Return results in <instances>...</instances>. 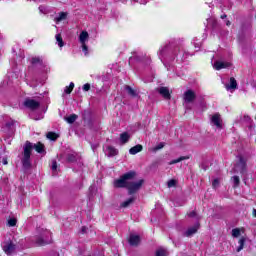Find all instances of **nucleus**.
Masks as SVG:
<instances>
[{
  "mask_svg": "<svg viewBox=\"0 0 256 256\" xmlns=\"http://www.w3.org/2000/svg\"><path fill=\"white\" fill-rule=\"evenodd\" d=\"M33 149H35L37 153H45V145L43 143L38 142L36 144H33L30 141H26L24 144V150L21 159L24 171H29V168L31 167V151H33Z\"/></svg>",
  "mask_w": 256,
  "mask_h": 256,
  "instance_id": "f257e3e1",
  "label": "nucleus"
},
{
  "mask_svg": "<svg viewBox=\"0 0 256 256\" xmlns=\"http://www.w3.org/2000/svg\"><path fill=\"white\" fill-rule=\"evenodd\" d=\"M178 53H179V46H177L174 43H171V44H167L162 49H160L159 57L161 61H163V59H167V57H170L171 61H173Z\"/></svg>",
  "mask_w": 256,
  "mask_h": 256,
  "instance_id": "f03ea898",
  "label": "nucleus"
},
{
  "mask_svg": "<svg viewBox=\"0 0 256 256\" xmlns=\"http://www.w3.org/2000/svg\"><path fill=\"white\" fill-rule=\"evenodd\" d=\"M135 177H137V172L129 171L114 181V187L116 189H127L129 181L135 179Z\"/></svg>",
  "mask_w": 256,
  "mask_h": 256,
  "instance_id": "7ed1b4c3",
  "label": "nucleus"
},
{
  "mask_svg": "<svg viewBox=\"0 0 256 256\" xmlns=\"http://www.w3.org/2000/svg\"><path fill=\"white\" fill-rule=\"evenodd\" d=\"M50 243H53V238L51 237V231L44 230L40 236L36 238V244L39 247H43L44 245H49Z\"/></svg>",
  "mask_w": 256,
  "mask_h": 256,
  "instance_id": "20e7f679",
  "label": "nucleus"
},
{
  "mask_svg": "<svg viewBox=\"0 0 256 256\" xmlns=\"http://www.w3.org/2000/svg\"><path fill=\"white\" fill-rule=\"evenodd\" d=\"M145 184L144 179L138 181H129L127 186L128 195H135L138 191H141V187Z\"/></svg>",
  "mask_w": 256,
  "mask_h": 256,
  "instance_id": "39448f33",
  "label": "nucleus"
},
{
  "mask_svg": "<svg viewBox=\"0 0 256 256\" xmlns=\"http://www.w3.org/2000/svg\"><path fill=\"white\" fill-rule=\"evenodd\" d=\"M24 107L29 109L30 111H37L41 107V102L33 99V98H26L23 102Z\"/></svg>",
  "mask_w": 256,
  "mask_h": 256,
  "instance_id": "423d86ee",
  "label": "nucleus"
},
{
  "mask_svg": "<svg viewBox=\"0 0 256 256\" xmlns=\"http://www.w3.org/2000/svg\"><path fill=\"white\" fill-rule=\"evenodd\" d=\"M201 228V224L196 222L193 226L189 227L184 233L183 237H193L197 231Z\"/></svg>",
  "mask_w": 256,
  "mask_h": 256,
  "instance_id": "0eeeda50",
  "label": "nucleus"
},
{
  "mask_svg": "<svg viewBox=\"0 0 256 256\" xmlns=\"http://www.w3.org/2000/svg\"><path fill=\"white\" fill-rule=\"evenodd\" d=\"M183 99L185 103H193L197 99V94H195V91L189 89L184 92Z\"/></svg>",
  "mask_w": 256,
  "mask_h": 256,
  "instance_id": "6e6552de",
  "label": "nucleus"
},
{
  "mask_svg": "<svg viewBox=\"0 0 256 256\" xmlns=\"http://www.w3.org/2000/svg\"><path fill=\"white\" fill-rule=\"evenodd\" d=\"M157 93L163 97V99H166V101H169L171 99V92H169V88L165 86H161L156 88Z\"/></svg>",
  "mask_w": 256,
  "mask_h": 256,
  "instance_id": "1a4fd4ad",
  "label": "nucleus"
},
{
  "mask_svg": "<svg viewBox=\"0 0 256 256\" xmlns=\"http://www.w3.org/2000/svg\"><path fill=\"white\" fill-rule=\"evenodd\" d=\"M223 120H221V114L216 113L211 117V124L215 125L217 129H223Z\"/></svg>",
  "mask_w": 256,
  "mask_h": 256,
  "instance_id": "9d476101",
  "label": "nucleus"
},
{
  "mask_svg": "<svg viewBox=\"0 0 256 256\" xmlns=\"http://www.w3.org/2000/svg\"><path fill=\"white\" fill-rule=\"evenodd\" d=\"M236 167L239 169L241 175L247 173V161L242 156H239V162L236 164Z\"/></svg>",
  "mask_w": 256,
  "mask_h": 256,
  "instance_id": "9b49d317",
  "label": "nucleus"
},
{
  "mask_svg": "<svg viewBox=\"0 0 256 256\" xmlns=\"http://www.w3.org/2000/svg\"><path fill=\"white\" fill-rule=\"evenodd\" d=\"M16 246L13 244V242H8L6 245L3 246V251L6 253V255H11L15 253Z\"/></svg>",
  "mask_w": 256,
  "mask_h": 256,
  "instance_id": "f8f14e48",
  "label": "nucleus"
},
{
  "mask_svg": "<svg viewBox=\"0 0 256 256\" xmlns=\"http://www.w3.org/2000/svg\"><path fill=\"white\" fill-rule=\"evenodd\" d=\"M128 241L132 247H137V245L141 243V237L139 235L131 234Z\"/></svg>",
  "mask_w": 256,
  "mask_h": 256,
  "instance_id": "ddd939ff",
  "label": "nucleus"
},
{
  "mask_svg": "<svg viewBox=\"0 0 256 256\" xmlns=\"http://www.w3.org/2000/svg\"><path fill=\"white\" fill-rule=\"evenodd\" d=\"M227 67H231V63L223 61H216L214 63V69H216V71H221V69H227Z\"/></svg>",
  "mask_w": 256,
  "mask_h": 256,
  "instance_id": "4468645a",
  "label": "nucleus"
},
{
  "mask_svg": "<svg viewBox=\"0 0 256 256\" xmlns=\"http://www.w3.org/2000/svg\"><path fill=\"white\" fill-rule=\"evenodd\" d=\"M106 155H107V157H116V155H119V150H117L113 146H108V148L106 150Z\"/></svg>",
  "mask_w": 256,
  "mask_h": 256,
  "instance_id": "2eb2a0df",
  "label": "nucleus"
},
{
  "mask_svg": "<svg viewBox=\"0 0 256 256\" xmlns=\"http://www.w3.org/2000/svg\"><path fill=\"white\" fill-rule=\"evenodd\" d=\"M66 159L68 163H75L79 159V154L77 152L68 153Z\"/></svg>",
  "mask_w": 256,
  "mask_h": 256,
  "instance_id": "dca6fc26",
  "label": "nucleus"
},
{
  "mask_svg": "<svg viewBox=\"0 0 256 256\" xmlns=\"http://www.w3.org/2000/svg\"><path fill=\"white\" fill-rule=\"evenodd\" d=\"M242 123H245L248 127V129H255V125H253V120H251V117L245 115L242 118Z\"/></svg>",
  "mask_w": 256,
  "mask_h": 256,
  "instance_id": "f3484780",
  "label": "nucleus"
},
{
  "mask_svg": "<svg viewBox=\"0 0 256 256\" xmlns=\"http://www.w3.org/2000/svg\"><path fill=\"white\" fill-rule=\"evenodd\" d=\"M141 151H143V145L141 144H137L129 149L130 155H137V153H141Z\"/></svg>",
  "mask_w": 256,
  "mask_h": 256,
  "instance_id": "a211bd4d",
  "label": "nucleus"
},
{
  "mask_svg": "<svg viewBox=\"0 0 256 256\" xmlns=\"http://www.w3.org/2000/svg\"><path fill=\"white\" fill-rule=\"evenodd\" d=\"M129 139H131V135H129V132H124L120 134V143L122 145H125V143H129Z\"/></svg>",
  "mask_w": 256,
  "mask_h": 256,
  "instance_id": "6ab92c4d",
  "label": "nucleus"
},
{
  "mask_svg": "<svg viewBox=\"0 0 256 256\" xmlns=\"http://www.w3.org/2000/svg\"><path fill=\"white\" fill-rule=\"evenodd\" d=\"M227 91H231V89H237V80L235 78H230V84L225 85Z\"/></svg>",
  "mask_w": 256,
  "mask_h": 256,
  "instance_id": "aec40b11",
  "label": "nucleus"
},
{
  "mask_svg": "<svg viewBox=\"0 0 256 256\" xmlns=\"http://www.w3.org/2000/svg\"><path fill=\"white\" fill-rule=\"evenodd\" d=\"M29 115H30V118L33 119L34 121H41V119H43L42 112L36 113L35 111H33Z\"/></svg>",
  "mask_w": 256,
  "mask_h": 256,
  "instance_id": "412c9836",
  "label": "nucleus"
},
{
  "mask_svg": "<svg viewBox=\"0 0 256 256\" xmlns=\"http://www.w3.org/2000/svg\"><path fill=\"white\" fill-rule=\"evenodd\" d=\"M125 91H127L128 95L130 97H137L138 96L137 91L133 90V88L129 85L125 86Z\"/></svg>",
  "mask_w": 256,
  "mask_h": 256,
  "instance_id": "4be33fe9",
  "label": "nucleus"
},
{
  "mask_svg": "<svg viewBox=\"0 0 256 256\" xmlns=\"http://www.w3.org/2000/svg\"><path fill=\"white\" fill-rule=\"evenodd\" d=\"M89 39V33L87 31H82L79 36L80 43H85Z\"/></svg>",
  "mask_w": 256,
  "mask_h": 256,
  "instance_id": "5701e85b",
  "label": "nucleus"
},
{
  "mask_svg": "<svg viewBox=\"0 0 256 256\" xmlns=\"http://www.w3.org/2000/svg\"><path fill=\"white\" fill-rule=\"evenodd\" d=\"M78 118H79V116H77L76 114H72L68 117H65L64 119H65V121H67V123H69L70 125H73V123L75 121H77Z\"/></svg>",
  "mask_w": 256,
  "mask_h": 256,
  "instance_id": "b1692460",
  "label": "nucleus"
},
{
  "mask_svg": "<svg viewBox=\"0 0 256 256\" xmlns=\"http://www.w3.org/2000/svg\"><path fill=\"white\" fill-rule=\"evenodd\" d=\"M14 126H15V121L10 120V121L5 123V126L2 127V130L3 131H9V130L13 129Z\"/></svg>",
  "mask_w": 256,
  "mask_h": 256,
  "instance_id": "393cba45",
  "label": "nucleus"
},
{
  "mask_svg": "<svg viewBox=\"0 0 256 256\" xmlns=\"http://www.w3.org/2000/svg\"><path fill=\"white\" fill-rule=\"evenodd\" d=\"M135 203V197H131L128 200L121 203L120 207L127 208L129 205H133Z\"/></svg>",
  "mask_w": 256,
  "mask_h": 256,
  "instance_id": "a878e982",
  "label": "nucleus"
},
{
  "mask_svg": "<svg viewBox=\"0 0 256 256\" xmlns=\"http://www.w3.org/2000/svg\"><path fill=\"white\" fill-rule=\"evenodd\" d=\"M187 159H189V156H181L177 159H174V160L170 161L169 165H175L177 163H181V161H186Z\"/></svg>",
  "mask_w": 256,
  "mask_h": 256,
  "instance_id": "bb28decb",
  "label": "nucleus"
},
{
  "mask_svg": "<svg viewBox=\"0 0 256 256\" xmlns=\"http://www.w3.org/2000/svg\"><path fill=\"white\" fill-rule=\"evenodd\" d=\"M67 19V13L61 12L58 17L55 18L56 23H61V21H65Z\"/></svg>",
  "mask_w": 256,
  "mask_h": 256,
  "instance_id": "cd10ccee",
  "label": "nucleus"
},
{
  "mask_svg": "<svg viewBox=\"0 0 256 256\" xmlns=\"http://www.w3.org/2000/svg\"><path fill=\"white\" fill-rule=\"evenodd\" d=\"M245 241H246L245 237L240 238L238 242L239 246L237 247V253H239L240 251H243V248L245 247Z\"/></svg>",
  "mask_w": 256,
  "mask_h": 256,
  "instance_id": "c85d7f7f",
  "label": "nucleus"
},
{
  "mask_svg": "<svg viewBox=\"0 0 256 256\" xmlns=\"http://www.w3.org/2000/svg\"><path fill=\"white\" fill-rule=\"evenodd\" d=\"M46 137L47 139H50V141H57L59 135H57L55 132H48Z\"/></svg>",
  "mask_w": 256,
  "mask_h": 256,
  "instance_id": "c756f323",
  "label": "nucleus"
},
{
  "mask_svg": "<svg viewBox=\"0 0 256 256\" xmlns=\"http://www.w3.org/2000/svg\"><path fill=\"white\" fill-rule=\"evenodd\" d=\"M232 183H233V187L234 189H237V187H239L241 180L239 179V176H233L232 177Z\"/></svg>",
  "mask_w": 256,
  "mask_h": 256,
  "instance_id": "7c9ffc66",
  "label": "nucleus"
},
{
  "mask_svg": "<svg viewBox=\"0 0 256 256\" xmlns=\"http://www.w3.org/2000/svg\"><path fill=\"white\" fill-rule=\"evenodd\" d=\"M31 64L32 65H43V60H41V58H39V57H33L32 59H31Z\"/></svg>",
  "mask_w": 256,
  "mask_h": 256,
  "instance_id": "2f4dec72",
  "label": "nucleus"
},
{
  "mask_svg": "<svg viewBox=\"0 0 256 256\" xmlns=\"http://www.w3.org/2000/svg\"><path fill=\"white\" fill-rule=\"evenodd\" d=\"M187 215H188V217L196 218L197 223H199V220L201 219V216L197 215L196 211L189 212V213H187Z\"/></svg>",
  "mask_w": 256,
  "mask_h": 256,
  "instance_id": "473e14b6",
  "label": "nucleus"
},
{
  "mask_svg": "<svg viewBox=\"0 0 256 256\" xmlns=\"http://www.w3.org/2000/svg\"><path fill=\"white\" fill-rule=\"evenodd\" d=\"M56 41L59 47H63L65 45V42H63V37H61V34L56 35Z\"/></svg>",
  "mask_w": 256,
  "mask_h": 256,
  "instance_id": "72a5a7b5",
  "label": "nucleus"
},
{
  "mask_svg": "<svg viewBox=\"0 0 256 256\" xmlns=\"http://www.w3.org/2000/svg\"><path fill=\"white\" fill-rule=\"evenodd\" d=\"M156 256H167V250L160 248L156 251Z\"/></svg>",
  "mask_w": 256,
  "mask_h": 256,
  "instance_id": "f704fd0d",
  "label": "nucleus"
},
{
  "mask_svg": "<svg viewBox=\"0 0 256 256\" xmlns=\"http://www.w3.org/2000/svg\"><path fill=\"white\" fill-rule=\"evenodd\" d=\"M240 235H241V230H240L239 228H234V229L232 230V237L237 238V237H239Z\"/></svg>",
  "mask_w": 256,
  "mask_h": 256,
  "instance_id": "c9c22d12",
  "label": "nucleus"
},
{
  "mask_svg": "<svg viewBox=\"0 0 256 256\" xmlns=\"http://www.w3.org/2000/svg\"><path fill=\"white\" fill-rule=\"evenodd\" d=\"M177 185V180L175 179H171L167 182V186L169 187V189H171V187H176Z\"/></svg>",
  "mask_w": 256,
  "mask_h": 256,
  "instance_id": "e433bc0d",
  "label": "nucleus"
},
{
  "mask_svg": "<svg viewBox=\"0 0 256 256\" xmlns=\"http://www.w3.org/2000/svg\"><path fill=\"white\" fill-rule=\"evenodd\" d=\"M15 225H17V219H15V218H10V219L8 220V226H9V227H15Z\"/></svg>",
  "mask_w": 256,
  "mask_h": 256,
  "instance_id": "4c0bfd02",
  "label": "nucleus"
},
{
  "mask_svg": "<svg viewBox=\"0 0 256 256\" xmlns=\"http://www.w3.org/2000/svg\"><path fill=\"white\" fill-rule=\"evenodd\" d=\"M165 147V142H160L157 146L153 148V151H159Z\"/></svg>",
  "mask_w": 256,
  "mask_h": 256,
  "instance_id": "58836bf2",
  "label": "nucleus"
},
{
  "mask_svg": "<svg viewBox=\"0 0 256 256\" xmlns=\"http://www.w3.org/2000/svg\"><path fill=\"white\" fill-rule=\"evenodd\" d=\"M90 89H91V84L86 83L83 85V91H90Z\"/></svg>",
  "mask_w": 256,
  "mask_h": 256,
  "instance_id": "ea45409f",
  "label": "nucleus"
},
{
  "mask_svg": "<svg viewBox=\"0 0 256 256\" xmlns=\"http://www.w3.org/2000/svg\"><path fill=\"white\" fill-rule=\"evenodd\" d=\"M72 91L73 90L69 86H66L65 89H64V93H66V95H71Z\"/></svg>",
  "mask_w": 256,
  "mask_h": 256,
  "instance_id": "a19ab883",
  "label": "nucleus"
},
{
  "mask_svg": "<svg viewBox=\"0 0 256 256\" xmlns=\"http://www.w3.org/2000/svg\"><path fill=\"white\" fill-rule=\"evenodd\" d=\"M212 186L214 187V189H217V187H219V179H214V181L212 182Z\"/></svg>",
  "mask_w": 256,
  "mask_h": 256,
  "instance_id": "79ce46f5",
  "label": "nucleus"
},
{
  "mask_svg": "<svg viewBox=\"0 0 256 256\" xmlns=\"http://www.w3.org/2000/svg\"><path fill=\"white\" fill-rule=\"evenodd\" d=\"M82 51H84L85 55H87V51H89L87 44L82 43Z\"/></svg>",
  "mask_w": 256,
  "mask_h": 256,
  "instance_id": "37998d69",
  "label": "nucleus"
},
{
  "mask_svg": "<svg viewBox=\"0 0 256 256\" xmlns=\"http://www.w3.org/2000/svg\"><path fill=\"white\" fill-rule=\"evenodd\" d=\"M52 171H57V161L56 160L52 161Z\"/></svg>",
  "mask_w": 256,
  "mask_h": 256,
  "instance_id": "c03bdc74",
  "label": "nucleus"
},
{
  "mask_svg": "<svg viewBox=\"0 0 256 256\" xmlns=\"http://www.w3.org/2000/svg\"><path fill=\"white\" fill-rule=\"evenodd\" d=\"M39 11L40 13H45V6H40Z\"/></svg>",
  "mask_w": 256,
  "mask_h": 256,
  "instance_id": "a18cd8bd",
  "label": "nucleus"
},
{
  "mask_svg": "<svg viewBox=\"0 0 256 256\" xmlns=\"http://www.w3.org/2000/svg\"><path fill=\"white\" fill-rule=\"evenodd\" d=\"M81 233H83V234L87 233V227L83 226L81 228Z\"/></svg>",
  "mask_w": 256,
  "mask_h": 256,
  "instance_id": "49530a36",
  "label": "nucleus"
},
{
  "mask_svg": "<svg viewBox=\"0 0 256 256\" xmlns=\"http://www.w3.org/2000/svg\"><path fill=\"white\" fill-rule=\"evenodd\" d=\"M91 147H92V150L95 151V149H97V148L99 147V145H97V144H92Z\"/></svg>",
  "mask_w": 256,
  "mask_h": 256,
  "instance_id": "de8ad7c7",
  "label": "nucleus"
},
{
  "mask_svg": "<svg viewBox=\"0 0 256 256\" xmlns=\"http://www.w3.org/2000/svg\"><path fill=\"white\" fill-rule=\"evenodd\" d=\"M69 88H71L72 89V91H73V89L75 88V84L73 83V82H71L70 83V85L68 86Z\"/></svg>",
  "mask_w": 256,
  "mask_h": 256,
  "instance_id": "09e8293b",
  "label": "nucleus"
},
{
  "mask_svg": "<svg viewBox=\"0 0 256 256\" xmlns=\"http://www.w3.org/2000/svg\"><path fill=\"white\" fill-rule=\"evenodd\" d=\"M2 163L3 165H7L9 162H7V158H3Z\"/></svg>",
  "mask_w": 256,
  "mask_h": 256,
  "instance_id": "8fccbe9b",
  "label": "nucleus"
},
{
  "mask_svg": "<svg viewBox=\"0 0 256 256\" xmlns=\"http://www.w3.org/2000/svg\"><path fill=\"white\" fill-rule=\"evenodd\" d=\"M226 25H227V27L231 26V21L227 20Z\"/></svg>",
  "mask_w": 256,
  "mask_h": 256,
  "instance_id": "3c124183",
  "label": "nucleus"
},
{
  "mask_svg": "<svg viewBox=\"0 0 256 256\" xmlns=\"http://www.w3.org/2000/svg\"><path fill=\"white\" fill-rule=\"evenodd\" d=\"M221 19H227V15L226 14L222 15Z\"/></svg>",
  "mask_w": 256,
  "mask_h": 256,
  "instance_id": "603ef678",
  "label": "nucleus"
},
{
  "mask_svg": "<svg viewBox=\"0 0 256 256\" xmlns=\"http://www.w3.org/2000/svg\"><path fill=\"white\" fill-rule=\"evenodd\" d=\"M202 169H204V171H207V168H206V166H202Z\"/></svg>",
  "mask_w": 256,
  "mask_h": 256,
  "instance_id": "864d4df0",
  "label": "nucleus"
},
{
  "mask_svg": "<svg viewBox=\"0 0 256 256\" xmlns=\"http://www.w3.org/2000/svg\"><path fill=\"white\" fill-rule=\"evenodd\" d=\"M254 216L256 217V209L253 210Z\"/></svg>",
  "mask_w": 256,
  "mask_h": 256,
  "instance_id": "5fc2aeb1",
  "label": "nucleus"
},
{
  "mask_svg": "<svg viewBox=\"0 0 256 256\" xmlns=\"http://www.w3.org/2000/svg\"><path fill=\"white\" fill-rule=\"evenodd\" d=\"M140 3H143V4H145V3H147V2H143V0H140Z\"/></svg>",
  "mask_w": 256,
  "mask_h": 256,
  "instance_id": "6e6d98bb",
  "label": "nucleus"
},
{
  "mask_svg": "<svg viewBox=\"0 0 256 256\" xmlns=\"http://www.w3.org/2000/svg\"><path fill=\"white\" fill-rule=\"evenodd\" d=\"M79 255H83V252L80 251V252H79Z\"/></svg>",
  "mask_w": 256,
  "mask_h": 256,
  "instance_id": "4d7b16f0",
  "label": "nucleus"
}]
</instances>
